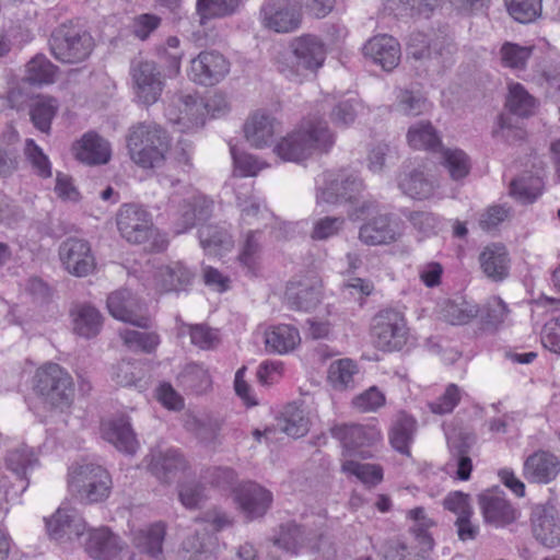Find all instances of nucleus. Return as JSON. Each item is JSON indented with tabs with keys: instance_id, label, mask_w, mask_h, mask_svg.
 I'll return each mask as SVG.
<instances>
[{
	"instance_id": "f257e3e1",
	"label": "nucleus",
	"mask_w": 560,
	"mask_h": 560,
	"mask_svg": "<svg viewBox=\"0 0 560 560\" xmlns=\"http://www.w3.org/2000/svg\"><path fill=\"white\" fill-rule=\"evenodd\" d=\"M335 138L325 120L308 119L302 126L284 137L276 147L277 155L288 162H300L313 151L328 152Z\"/></svg>"
},
{
	"instance_id": "f03ea898",
	"label": "nucleus",
	"mask_w": 560,
	"mask_h": 560,
	"mask_svg": "<svg viewBox=\"0 0 560 560\" xmlns=\"http://www.w3.org/2000/svg\"><path fill=\"white\" fill-rule=\"evenodd\" d=\"M127 148L131 160L142 167H155L163 163L170 148L167 132L155 122H139L130 128Z\"/></svg>"
},
{
	"instance_id": "7ed1b4c3",
	"label": "nucleus",
	"mask_w": 560,
	"mask_h": 560,
	"mask_svg": "<svg viewBox=\"0 0 560 560\" xmlns=\"http://www.w3.org/2000/svg\"><path fill=\"white\" fill-rule=\"evenodd\" d=\"M48 44L55 59L69 65L86 60L95 47L90 32L73 21L57 26L51 32Z\"/></svg>"
},
{
	"instance_id": "20e7f679",
	"label": "nucleus",
	"mask_w": 560,
	"mask_h": 560,
	"mask_svg": "<svg viewBox=\"0 0 560 560\" xmlns=\"http://www.w3.org/2000/svg\"><path fill=\"white\" fill-rule=\"evenodd\" d=\"M69 490L81 502L98 503L105 501L112 491L109 472L101 465L84 463L69 470Z\"/></svg>"
},
{
	"instance_id": "39448f33",
	"label": "nucleus",
	"mask_w": 560,
	"mask_h": 560,
	"mask_svg": "<svg viewBox=\"0 0 560 560\" xmlns=\"http://www.w3.org/2000/svg\"><path fill=\"white\" fill-rule=\"evenodd\" d=\"M33 388L44 402L61 409L71 405L74 395L72 376L66 369L52 362L37 369Z\"/></svg>"
},
{
	"instance_id": "423d86ee",
	"label": "nucleus",
	"mask_w": 560,
	"mask_h": 560,
	"mask_svg": "<svg viewBox=\"0 0 560 560\" xmlns=\"http://www.w3.org/2000/svg\"><path fill=\"white\" fill-rule=\"evenodd\" d=\"M365 185L354 173L339 170L326 171L316 180L317 203H354L363 196Z\"/></svg>"
},
{
	"instance_id": "0eeeda50",
	"label": "nucleus",
	"mask_w": 560,
	"mask_h": 560,
	"mask_svg": "<svg viewBox=\"0 0 560 560\" xmlns=\"http://www.w3.org/2000/svg\"><path fill=\"white\" fill-rule=\"evenodd\" d=\"M290 48V63L279 61L278 66V70L290 79L302 75L304 71L316 72L326 59L325 44L315 35L294 38Z\"/></svg>"
},
{
	"instance_id": "6e6552de",
	"label": "nucleus",
	"mask_w": 560,
	"mask_h": 560,
	"mask_svg": "<svg viewBox=\"0 0 560 560\" xmlns=\"http://www.w3.org/2000/svg\"><path fill=\"white\" fill-rule=\"evenodd\" d=\"M371 337L382 351H400L409 339V329L402 313L394 308L380 311L372 318Z\"/></svg>"
},
{
	"instance_id": "1a4fd4ad",
	"label": "nucleus",
	"mask_w": 560,
	"mask_h": 560,
	"mask_svg": "<svg viewBox=\"0 0 560 560\" xmlns=\"http://www.w3.org/2000/svg\"><path fill=\"white\" fill-rule=\"evenodd\" d=\"M408 57L420 61L427 72H440L451 62L453 46L444 39L429 42L423 33H412L407 43Z\"/></svg>"
},
{
	"instance_id": "9d476101",
	"label": "nucleus",
	"mask_w": 560,
	"mask_h": 560,
	"mask_svg": "<svg viewBox=\"0 0 560 560\" xmlns=\"http://www.w3.org/2000/svg\"><path fill=\"white\" fill-rule=\"evenodd\" d=\"M117 229L130 244L147 243L155 232L152 214L137 203H124L116 214Z\"/></svg>"
},
{
	"instance_id": "9b49d317",
	"label": "nucleus",
	"mask_w": 560,
	"mask_h": 560,
	"mask_svg": "<svg viewBox=\"0 0 560 560\" xmlns=\"http://www.w3.org/2000/svg\"><path fill=\"white\" fill-rule=\"evenodd\" d=\"M130 75L138 102L150 106L159 101L164 89V80L155 61L147 59L132 60Z\"/></svg>"
},
{
	"instance_id": "f8f14e48",
	"label": "nucleus",
	"mask_w": 560,
	"mask_h": 560,
	"mask_svg": "<svg viewBox=\"0 0 560 560\" xmlns=\"http://www.w3.org/2000/svg\"><path fill=\"white\" fill-rule=\"evenodd\" d=\"M213 207V200L201 192H192L182 199L173 214V232L179 235L194 229L197 223L205 224L211 218Z\"/></svg>"
},
{
	"instance_id": "ddd939ff",
	"label": "nucleus",
	"mask_w": 560,
	"mask_h": 560,
	"mask_svg": "<svg viewBox=\"0 0 560 560\" xmlns=\"http://www.w3.org/2000/svg\"><path fill=\"white\" fill-rule=\"evenodd\" d=\"M260 13L264 25L277 33L293 32L302 22L299 2L295 0H266Z\"/></svg>"
},
{
	"instance_id": "4468645a",
	"label": "nucleus",
	"mask_w": 560,
	"mask_h": 560,
	"mask_svg": "<svg viewBox=\"0 0 560 560\" xmlns=\"http://www.w3.org/2000/svg\"><path fill=\"white\" fill-rule=\"evenodd\" d=\"M62 267L72 276L86 277L96 266L90 243L79 237H68L58 249Z\"/></svg>"
},
{
	"instance_id": "2eb2a0df",
	"label": "nucleus",
	"mask_w": 560,
	"mask_h": 560,
	"mask_svg": "<svg viewBox=\"0 0 560 560\" xmlns=\"http://www.w3.org/2000/svg\"><path fill=\"white\" fill-rule=\"evenodd\" d=\"M230 71V62L217 50H205L191 59L188 77L199 85L212 86Z\"/></svg>"
},
{
	"instance_id": "dca6fc26",
	"label": "nucleus",
	"mask_w": 560,
	"mask_h": 560,
	"mask_svg": "<svg viewBox=\"0 0 560 560\" xmlns=\"http://www.w3.org/2000/svg\"><path fill=\"white\" fill-rule=\"evenodd\" d=\"M107 308L116 319L140 328L151 326V318L147 314L145 304L129 290H119L109 294Z\"/></svg>"
},
{
	"instance_id": "f3484780",
	"label": "nucleus",
	"mask_w": 560,
	"mask_h": 560,
	"mask_svg": "<svg viewBox=\"0 0 560 560\" xmlns=\"http://www.w3.org/2000/svg\"><path fill=\"white\" fill-rule=\"evenodd\" d=\"M532 532L537 541L547 548L560 545V524L551 500L535 504L530 513Z\"/></svg>"
},
{
	"instance_id": "a211bd4d",
	"label": "nucleus",
	"mask_w": 560,
	"mask_h": 560,
	"mask_svg": "<svg viewBox=\"0 0 560 560\" xmlns=\"http://www.w3.org/2000/svg\"><path fill=\"white\" fill-rule=\"evenodd\" d=\"M234 500L245 518L253 521L267 513L272 493L254 481H246L234 488Z\"/></svg>"
},
{
	"instance_id": "6ab92c4d",
	"label": "nucleus",
	"mask_w": 560,
	"mask_h": 560,
	"mask_svg": "<svg viewBox=\"0 0 560 560\" xmlns=\"http://www.w3.org/2000/svg\"><path fill=\"white\" fill-rule=\"evenodd\" d=\"M478 503L487 524L504 527L514 523L520 513L503 492L487 490L478 495Z\"/></svg>"
},
{
	"instance_id": "aec40b11",
	"label": "nucleus",
	"mask_w": 560,
	"mask_h": 560,
	"mask_svg": "<svg viewBox=\"0 0 560 560\" xmlns=\"http://www.w3.org/2000/svg\"><path fill=\"white\" fill-rule=\"evenodd\" d=\"M285 300L291 310L310 312L322 300V284L316 277L292 280L285 289Z\"/></svg>"
},
{
	"instance_id": "412c9836",
	"label": "nucleus",
	"mask_w": 560,
	"mask_h": 560,
	"mask_svg": "<svg viewBox=\"0 0 560 560\" xmlns=\"http://www.w3.org/2000/svg\"><path fill=\"white\" fill-rule=\"evenodd\" d=\"M319 541L320 536L314 532H307L296 523L289 522L280 526V533L275 544L292 555H298L304 549L311 553L318 552Z\"/></svg>"
},
{
	"instance_id": "4be33fe9",
	"label": "nucleus",
	"mask_w": 560,
	"mask_h": 560,
	"mask_svg": "<svg viewBox=\"0 0 560 560\" xmlns=\"http://www.w3.org/2000/svg\"><path fill=\"white\" fill-rule=\"evenodd\" d=\"M46 527L50 538L61 540L67 537L71 540L83 535L85 522L77 510L60 508L46 521Z\"/></svg>"
},
{
	"instance_id": "5701e85b",
	"label": "nucleus",
	"mask_w": 560,
	"mask_h": 560,
	"mask_svg": "<svg viewBox=\"0 0 560 560\" xmlns=\"http://www.w3.org/2000/svg\"><path fill=\"white\" fill-rule=\"evenodd\" d=\"M85 551L96 560H114L122 550L124 541L108 527L89 530Z\"/></svg>"
},
{
	"instance_id": "b1692460",
	"label": "nucleus",
	"mask_w": 560,
	"mask_h": 560,
	"mask_svg": "<svg viewBox=\"0 0 560 560\" xmlns=\"http://www.w3.org/2000/svg\"><path fill=\"white\" fill-rule=\"evenodd\" d=\"M365 57L380 65L385 71H392L400 61V45L392 36L378 35L363 46Z\"/></svg>"
},
{
	"instance_id": "393cba45",
	"label": "nucleus",
	"mask_w": 560,
	"mask_h": 560,
	"mask_svg": "<svg viewBox=\"0 0 560 560\" xmlns=\"http://www.w3.org/2000/svg\"><path fill=\"white\" fill-rule=\"evenodd\" d=\"M560 470L558 458L549 452L538 451L529 455L524 463V477L534 483H548Z\"/></svg>"
},
{
	"instance_id": "a878e982",
	"label": "nucleus",
	"mask_w": 560,
	"mask_h": 560,
	"mask_svg": "<svg viewBox=\"0 0 560 560\" xmlns=\"http://www.w3.org/2000/svg\"><path fill=\"white\" fill-rule=\"evenodd\" d=\"M177 108L178 115L173 117V112L171 110L168 117L171 120L185 128L202 126L205 124L206 113L212 112V116H217L214 113L217 108L213 107L212 103L205 104L202 101H199L198 97L190 94L180 95L178 97ZM218 112H220V108H218Z\"/></svg>"
},
{
	"instance_id": "bb28decb",
	"label": "nucleus",
	"mask_w": 560,
	"mask_h": 560,
	"mask_svg": "<svg viewBox=\"0 0 560 560\" xmlns=\"http://www.w3.org/2000/svg\"><path fill=\"white\" fill-rule=\"evenodd\" d=\"M398 235L397 224L392 222V215L388 213L375 215L359 231V238L371 246L390 244L397 240Z\"/></svg>"
},
{
	"instance_id": "cd10ccee",
	"label": "nucleus",
	"mask_w": 560,
	"mask_h": 560,
	"mask_svg": "<svg viewBox=\"0 0 560 560\" xmlns=\"http://www.w3.org/2000/svg\"><path fill=\"white\" fill-rule=\"evenodd\" d=\"M77 160L89 165L106 164L110 160L108 141L95 132H86L73 144Z\"/></svg>"
},
{
	"instance_id": "c85d7f7f",
	"label": "nucleus",
	"mask_w": 560,
	"mask_h": 560,
	"mask_svg": "<svg viewBox=\"0 0 560 560\" xmlns=\"http://www.w3.org/2000/svg\"><path fill=\"white\" fill-rule=\"evenodd\" d=\"M330 433L335 439L339 440L347 450L371 446L382 439L378 429L361 424L335 425L330 429Z\"/></svg>"
},
{
	"instance_id": "c756f323",
	"label": "nucleus",
	"mask_w": 560,
	"mask_h": 560,
	"mask_svg": "<svg viewBox=\"0 0 560 560\" xmlns=\"http://www.w3.org/2000/svg\"><path fill=\"white\" fill-rule=\"evenodd\" d=\"M479 262L483 273L494 282H501L509 277L510 257L505 246L491 244L479 255Z\"/></svg>"
},
{
	"instance_id": "7c9ffc66",
	"label": "nucleus",
	"mask_w": 560,
	"mask_h": 560,
	"mask_svg": "<svg viewBox=\"0 0 560 560\" xmlns=\"http://www.w3.org/2000/svg\"><path fill=\"white\" fill-rule=\"evenodd\" d=\"M198 238L200 246L208 255H220L234 245L233 236L225 222L201 224L198 229Z\"/></svg>"
},
{
	"instance_id": "2f4dec72",
	"label": "nucleus",
	"mask_w": 560,
	"mask_h": 560,
	"mask_svg": "<svg viewBox=\"0 0 560 560\" xmlns=\"http://www.w3.org/2000/svg\"><path fill=\"white\" fill-rule=\"evenodd\" d=\"M103 436L126 454H135L138 448V441L127 416H119L104 424Z\"/></svg>"
},
{
	"instance_id": "473e14b6",
	"label": "nucleus",
	"mask_w": 560,
	"mask_h": 560,
	"mask_svg": "<svg viewBox=\"0 0 560 560\" xmlns=\"http://www.w3.org/2000/svg\"><path fill=\"white\" fill-rule=\"evenodd\" d=\"M186 468L187 460L184 455L174 448L153 453L149 463L150 471L163 482H170Z\"/></svg>"
},
{
	"instance_id": "72a5a7b5",
	"label": "nucleus",
	"mask_w": 560,
	"mask_h": 560,
	"mask_svg": "<svg viewBox=\"0 0 560 560\" xmlns=\"http://www.w3.org/2000/svg\"><path fill=\"white\" fill-rule=\"evenodd\" d=\"M194 276V272L182 262H174L161 266L155 273V281L161 292H178L191 284Z\"/></svg>"
},
{
	"instance_id": "f704fd0d",
	"label": "nucleus",
	"mask_w": 560,
	"mask_h": 560,
	"mask_svg": "<svg viewBox=\"0 0 560 560\" xmlns=\"http://www.w3.org/2000/svg\"><path fill=\"white\" fill-rule=\"evenodd\" d=\"M5 467L12 471L20 481L21 492L28 487L27 475L38 465V458L31 447L25 445L8 451L5 455Z\"/></svg>"
},
{
	"instance_id": "c9c22d12",
	"label": "nucleus",
	"mask_w": 560,
	"mask_h": 560,
	"mask_svg": "<svg viewBox=\"0 0 560 560\" xmlns=\"http://www.w3.org/2000/svg\"><path fill=\"white\" fill-rule=\"evenodd\" d=\"M236 207L241 212V220L245 224L262 223L268 225L275 220L273 213L269 211L265 202L249 192L238 191L236 194Z\"/></svg>"
},
{
	"instance_id": "e433bc0d",
	"label": "nucleus",
	"mask_w": 560,
	"mask_h": 560,
	"mask_svg": "<svg viewBox=\"0 0 560 560\" xmlns=\"http://www.w3.org/2000/svg\"><path fill=\"white\" fill-rule=\"evenodd\" d=\"M275 118L265 113L254 114L244 125L246 140L250 145L260 149L272 142L275 135Z\"/></svg>"
},
{
	"instance_id": "4c0bfd02",
	"label": "nucleus",
	"mask_w": 560,
	"mask_h": 560,
	"mask_svg": "<svg viewBox=\"0 0 560 560\" xmlns=\"http://www.w3.org/2000/svg\"><path fill=\"white\" fill-rule=\"evenodd\" d=\"M164 538L165 525L163 523H155L138 530L133 536V545L139 552L145 553L153 559H162Z\"/></svg>"
},
{
	"instance_id": "58836bf2",
	"label": "nucleus",
	"mask_w": 560,
	"mask_h": 560,
	"mask_svg": "<svg viewBox=\"0 0 560 560\" xmlns=\"http://www.w3.org/2000/svg\"><path fill=\"white\" fill-rule=\"evenodd\" d=\"M299 330L290 325H278L265 332V345L271 353L284 354L300 343Z\"/></svg>"
},
{
	"instance_id": "ea45409f",
	"label": "nucleus",
	"mask_w": 560,
	"mask_h": 560,
	"mask_svg": "<svg viewBox=\"0 0 560 560\" xmlns=\"http://www.w3.org/2000/svg\"><path fill=\"white\" fill-rule=\"evenodd\" d=\"M178 385L191 394H203L212 385L208 370L198 363L187 364L177 377Z\"/></svg>"
},
{
	"instance_id": "a19ab883",
	"label": "nucleus",
	"mask_w": 560,
	"mask_h": 560,
	"mask_svg": "<svg viewBox=\"0 0 560 560\" xmlns=\"http://www.w3.org/2000/svg\"><path fill=\"white\" fill-rule=\"evenodd\" d=\"M417 430V421L406 412H400L389 435L392 446L399 453L410 455V443Z\"/></svg>"
},
{
	"instance_id": "79ce46f5",
	"label": "nucleus",
	"mask_w": 560,
	"mask_h": 560,
	"mask_svg": "<svg viewBox=\"0 0 560 560\" xmlns=\"http://www.w3.org/2000/svg\"><path fill=\"white\" fill-rule=\"evenodd\" d=\"M155 55L170 78L179 73L184 50L176 36H170L164 44L156 46Z\"/></svg>"
},
{
	"instance_id": "37998d69",
	"label": "nucleus",
	"mask_w": 560,
	"mask_h": 560,
	"mask_svg": "<svg viewBox=\"0 0 560 560\" xmlns=\"http://www.w3.org/2000/svg\"><path fill=\"white\" fill-rule=\"evenodd\" d=\"M212 536L206 532L196 530L183 541L184 560H215L212 552Z\"/></svg>"
},
{
	"instance_id": "c03bdc74",
	"label": "nucleus",
	"mask_w": 560,
	"mask_h": 560,
	"mask_svg": "<svg viewBox=\"0 0 560 560\" xmlns=\"http://www.w3.org/2000/svg\"><path fill=\"white\" fill-rule=\"evenodd\" d=\"M58 112L56 98L40 96L30 104V117L34 127L44 133H49L51 121Z\"/></svg>"
},
{
	"instance_id": "a18cd8bd",
	"label": "nucleus",
	"mask_w": 560,
	"mask_h": 560,
	"mask_svg": "<svg viewBox=\"0 0 560 560\" xmlns=\"http://www.w3.org/2000/svg\"><path fill=\"white\" fill-rule=\"evenodd\" d=\"M537 104V100L521 83L510 84L505 106L511 114L518 117L533 116Z\"/></svg>"
},
{
	"instance_id": "49530a36",
	"label": "nucleus",
	"mask_w": 560,
	"mask_h": 560,
	"mask_svg": "<svg viewBox=\"0 0 560 560\" xmlns=\"http://www.w3.org/2000/svg\"><path fill=\"white\" fill-rule=\"evenodd\" d=\"M241 0H197L196 13L199 24L206 25L211 19H222L232 15L237 10Z\"/></svg>"
},
{
	"instance_id": "de8ad7c7",
	"label": "nucleus",
	"mask_w": 560,
	"mask_h": 560,
	"mask_svg": "<svg viewBox=\"0 0 560 560\" xmlns=\"http://www.w3.org/2000/svg\"><path fill=\"white\" fill-rule=\"evenodd\" d=\"M398 186L405 195L419 200L429 198L434 190L433 183L419 170L405 173L400 177Z\"/></svg>"
},
{
	"instance_id": "09e8293b",
	"label": "nucleus",
	"mask_w": 560,
	"mask_h": 560,
	"mask_svg": "<svg viewBox=\"0 0 560 560\" xmlns=\"http://www.w3.org/2000/svg\"><path fill=\"white\" fill-rule=\"evenodd\" d=\"M57 69L45 55L38 54L27 62L25 80L33 85L50 84Z\"/></svg>"
},
{
	"instance_id": "8fccbe9b",
	"label": "nucleus",
	"mask_w": 560,
	"mask_h": 560,
	"mask_svg": "<svg viewBox=\"0 0 560 560\" xmlns=\"http://www.w3.org/2000/svg\"><path fill=\"white\" fill-rule=\"evenodd\" d=\"M407 139L413 149L433 151L441 145V139L430 121H419L412 125L408 130Z\"/></svg>"
},
{
	"instance_id": "3c124183",
	"label": "nucleus",
	"mask_w": 560,
	"mask_h": 560,
	"mask_svg": "<svg viewBox=\"0 0 560 560\" xmlns=\"http://www.w3.org/2000/svg\"><path fill=\"white\" fill-rule=\"evenodd\" d=\"M542 191V182L533 175H523L510 184V194L522 203L534 202Z\"/></svg>"
},
{
	"instance_id": "603ef678",
	"label": "nucleus",
	"mask_w": 560,
	"mask_h": 560,
	"mask_svg": "<svg viewBox=\"0 0 560 560\" xmlns=\"http://www.w3.org/2000/svg\"><path fill=\"white\" fill-rule=\"evenodd\" d=\"M102 326L101 313L91 305H82L79 307L74 317V331L84 337H95Z\"/></svg>"
},
{
	"instance_id": "864d4df0",
	"label": "nucleus",
	"mask_w": 560,
	"mask_h": 560,
	"mask_svg": "<svg viewBox=\"0 0 560 560\" xmlns=\"http://www.w3.org/2000/svg\"><path fill=\"white\" fill-rule=\"evenodd\" d=\"M430 103L418 91L399 90L396 96V108L406 116H419L430 109Z\"/></svg>"
},
{
	"instance_id": "5fc2aeb1",
	"label": "nucleus",
	"mask_w": 560,
	"mask_h": 560,
	"mask_svg": "<svg viewBox=\"0 0 560 560\" xmlns=\"http://www.w3.org/2000/svg\"><path fill=\"white\" fill-rule=\"evenodd\" d=\"M509 14L518 23L535 22L541 14V0H504Z\"/></svg>"
},
{
	"instance_id": "6e6d98bb",
	"label": "nucleus",
	"mask_w": 560,
	"mask_h": 560,
	"mask_svg": "<svg viewBox=\"0 0 560 560\" xmlns=\"http://www.w3.org/2000/svg\"><path fill=\"white\" fill-rule=\"evenodd\" d=\"M409 517L413 521L410 532L422 547V551L431 550L434 541L429 534V528L435 523L429 518L423 508L419 506L409 511Z\"/></svg>"
},
{
	"instance_id": "4d7b16f0",
	"label": "nucleus",
	"mask_w": 560,
	"mask_h": 560,
	"mask_svg": "<svg viewBox=\"0 0 560 560\" xmlns=\"http://www.w3.org/2000/svg\"><path fill=\"white\" fill-rule=\"evenodd\" d=\"M119 336L124 343L132 351L141 350L145 353L153 352L160 343V337L153 331H138L122 329Z\"/></svg>"
},
{
	"instance_id": "13d9d810",
	"label": "nucleus",
	"mask_w": 560,
	"mask_h": 560,
	"mask_svg": "<svg viewBox=\"0 0 560 560\" xmlns=\"http://www.w3.org/2000/svg\"><path fill=\"white\" fill-rule=\"evenodd\" d=\"M532 52L533 47L505 42L500 48V60L503 67L524 70Z\"/></svg>"
},
{
	"instance_id": "bf43d9fd",
	"label": "nucleus",
	"mask_w": 560,
	"mask_h": 560,
	"mask_svg": "<svg viewBox=\"0 0 560 560\" xmlns=\"http://www.w3.org/2000/svg\"><path fill=\"white\" fill-rule=\"evenodd\" d=\"M478 315V305L466 300L448 301L443 308L444 318L453 325L467 324Z\"/></svg>"
},
{
	"instance_id": "052dcab7",
	"label": "nucleus",
	"mask_w": 560,
	"mask_h": 560,
	"mask_svg": "<svg viewBox=\"0 0 560 560\" xmlns=\"http://www.w3.org/2000/svg\"><path fill=\"white\" fill-rule=\"evenodd\" d=\"M283 418L280 420V429L287 435L294 439L305 435L308 431V420L304 417L302 409L289 405L283 413Z\"/></svg>"
},
{
	"instance_id": "680f3d73",
	"label": "nucleus",
	"mask_w": 560,
	"mask_h": 560,
	"mask_svg": "<svg viewBox=\"0 0 560 560\" xmlns=\"http://www.w3.org/2000/svg\"><path fill=\"white\" fill-rule=\"evenodd\" d=\"M259 233L260 232L258 230L247 232L245 242L243 243L237 256V260L241 266L250 275H255L258 266L261 249L260 242L257 238Z\"/></svg>"
},
{
	"instance_id": "e2e57ef3",
	"label": "nucleus",
	"mask_w": 560,
	"mask_h": 560,
	"mask_svg": "<svg viewBox=\"0 0 560 560\" xmlns=\"http://www.w3.org/2000/svg\"><path fill=\"white\" fill-rule=\"evenodd\" d=\"M357 365L350 359H341L332 362L328 370V380L334 388L342 390L353 383Z\"/></svg>"
},
{
	"instance_id": "0e129e2a",
	"label": "nucleus",
	"mask_w": 560,
	"mask_h": 560,
	"mask_svg": "<svg viewBox=\"0 0 560 560\" xmlns=\"http://www.w3.org/2000/svg\"><path fill=\"white\" fill-rule=\"evenodd\" d=\"M384 560H425L421 552L412 551L399 539H388L375 547Z\"/></svg>"
},
{
	"instance_id": "69168bd1",
	"label": "nucleus",
	"mask_w": 560,
	"mask_h": 560,
	"mask_svg": "<svg viewBox=\"0 0 560 560\" xmlns=\"http://www.w3.org/2000/svg\"><path fill=\"white\" fill-rule=\"evenodd\" d=\"M442 164L447 168L454 180L466 177L470 171L469 156L459 149H446L442 154Z\"/></svg>"
},
{
	"instance_id": "338daca9",
	"label": "nucleus",
	"mask_w": 560,
	"mask_h": 560,
	"mask_svg": "<svg viewBox=\"0 0 560 560\" xmlns=\"http://www.w3.org/2000/svg\"><path fill=\"white\" fill-rule=\"evenodd\" d=\"M342 471L355 476L362 482L368 485H377L383 479V470L377 465L361 464L355 460H346Z\"/></svg>"
},
{
	"instance_id": "774afa93",
	"label": "nucleus",
	"mask_w": 560,
	"mask_h": 560,
	"mask_svg": "<svg viewBox=\"0 0 560 560\" xmlns=\"http://www.w3.org/2000/svg\"><path fill=\"white\" fill-rule=\"evenodd\" d=\"M360 107L361 103L355 97L340 101L331 109L330 119L338 127H348L354 122Z\"/></svg>"
}]
</instances>
